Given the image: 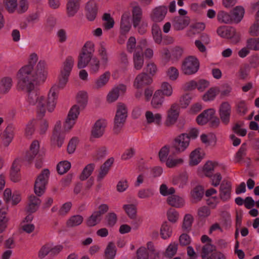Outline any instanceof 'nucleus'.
I'll return each mask as SVG.
<instances>
[{
    "label": "nucleus",
    "instance_id": "51",
    "mask_svg": "<svg viewBox=\"0 0 259 259\" xmlns=\"http://www.w3.org/2000/svg\"><path fill=\"white\" fill-rule=\"evenodd\" d=\"M95 168V165L94 163H90L87 165L80 175V180L81 181L87 180L92 175Z\"/></svg>",
    "mask_w": 259,
    "mask_h": 259
},
{
    "label": "nucleus",
    "instance_id": "63",
    "mask_svg": "<svg viewBox=\"0 0 259 259\" xmlns=\"http://www.w3.org/2000/svg\"><path fill=\"white\" fill-rule=\"evenodd\" d=\"M36 124L35 119L30 120L26 125L25 129V136L28 138H30L33 135L34 132V126Z\"/></svg>",
    "mask_w": 259,
    "mask_h": 259
},
{
    "label": "nucleus",
    "instance_id": "31",
    "mask_svg": "<svg viewBox=\"0 0 259 259\" xmlns=\"http://www.w3.org/2000/svg\"><path fill=\"white\" fill-rule=\"evenodd\" d=\"M220 93V89L218 87L209 88L202 96V99L205 102L214 101Z\"/></svg>",
    "mask_w": 259,
    "mask_h": 259
},
{
    "label": "nucleus",
    "instance_id": "46",
    "mask_svg": "<svg viewBox=\"0 0 259 259\" xmlns=\"http://www.w3.org/2000/svg\"><path fill=\"white\" fill-rule=\"evenodd\" d=\"M188 176L186 174H181L175 176L172 179V183L175 185H179L180 187H184L187 183Z\"/></svg>",
    "mask_w": 259,
    "mask_h": 259
},
{
    "label": "nucleus",
    "instance_id": "32",
    "mask_svg": "<svg viewBox=\"0 0 259 259\" xmlns=\"http://www.w3.org/2000/svg\"><path fill=\"white\" fill-rule=\"evenodd\" d=\"M41 200L39 198L34 195H31L29 197L27 211L30 213L35 212L38 209Z\"/></svg>",
    "mask_w": 259,
    "mask_h": 259
},
{
    "label": "nucleus",
    "instance_id": "40",
    "mask_svg": "<svg viewBox=\"0 0 259 259\" xmlns=\"http://www.w3.org/2000/svg\"><path fill=\"white\" fill-rule=\"evenodd\" d=\"M164 101V96L156 91L153 95L151 104L153 108L158 109L162 106Z\"/></svg>",
    "mask_w": 259,
    "mask_h": 259
},
{
    "label": "nucleus",
    "instance_id": "36",
    "mask_svg": "<svg viewBox=\"0 0 259 259\" xmlns=\"http://www.w3.org/2000/svg\"><path fill=\"white\" fill-rule=\"evenodd\" d=\"M203 156L202 153L200 152V149H196L193 150L191 152L189 156L190 165L194 166L198 164L203 159Z\"/></svg>",
    "mask_w": 259,
    "mask_h": 259
},
{
    "label": "nucleus",
    "instance_id": "55",
    "mask_svg": "<svg viewBox=\"0 0 259 259\" xmlns=\"http://www.w3.org/2000/svg\"><path fill=\"white\" fill-rule=\"evenodd\" d=\"M217 17L218 21L221 23L229 24L233 22L232 15L224 11L220 12Z\"/></svg>",
    "mask_w": 259,
    "mask_h": 259
},
{
    "label": "nucleus",
    "instance_id": "2",
    "mask_svg": "<svg viewBox=\"0 0 259 259\" xmlns=\"http://www.w3.org/2000/svg\"><path fill=\"white\" fill-rule=\"evenodd\" d=\"M34 68L31 65H25L22 66L17 74L18 87L21 90L28 92L34 89Z\"/></svg>",
    "mask_w": 259,
    "mask_h": 259
},
{
    "label": "nucleus",
    "instance_id": "17",
    "mask_svg": "<svg viewBox=\"0 0 259 259\" xmlns=\"http://www.w3.org/2000/svg\"><path fill=\"white\" fill-rule=\"evenodd\" d=\"M153 81L152 77L146 73H139L135 78L134 82V87L139 89L143 87L150 84Z\"/></svg>",
    "mask_w": 259,
    "mask_h": 259
},
{
    "label": "nucleus",
    "instance_id": "29",
    "mask_svg": "<svg viewBox=\"0 0 259 259\" xmlns=\"http://www.w3.org/2000/svg\"><path fill=\"white\" fill-rule=\"evenodd\" d=\"M15 127L12 125L7 126L3 134V143L5 146L9 145L14 136Z\"/></svg>",
    "mask_w": 259,
    "mask_h": 259
},
{
    "label": "nucleus",
    "instance_id": "16",
    "mask_svg": "<svg viewBox=\"0 0 259 259\" xmlns=\"http://www.w3.org/2000/svg\"><path fill=\"white\" fill-rule=\"evenodd\" d=\"M126 90L125 85L121 84L114 87L108 94L107 100L109 103L116 101L120 95L124 94Z\"/></svg>",
    "mask_w": 259,
    "mask_h": 259
},
{
    "label": "nucleus",
    "instance_id": "44",
    "mask_svg": "<svg viewBox=\"0 0 259 259\" xmlns=\"http://www.w3.org/2000/svg\"><path fill=\"white\" fill-rule=\"evenodd\" d=\"M92 56L81 52L78 56L77 67L79 69L85 68L90 62Z\"/></svg>",
    "mask_w": 259,
    "mask_h": 259
},
{
    "label": "nucleus",
    "instance_id": "23",
    "mask_svg": "<svg viewBox=\"0 0 259 259\" xmlns=\"http://www.w3.org/2000/svg\"><path fill=\"white\" fill-rule=\"evenodd\" d=\"M111 77L109 71H106L96 78L94 82V88L95 89H101L106 85Z\"/></svg>",
    "mask_w": 259,
    "mask_h": 259
},
{
    "label": "nucleus",
    "instance_id": "5",
    "mask_svg": "<svg viewBox=\"0 0 259 259\" xmlns=\"http://www.w3.org/2000/svg\"><path fill=\"white\" fill-rule=\"evenodd\" d=\"M147 41L146 39H142L139 42L138 45L133 53V64L134 68L137 70H141L144 65V59L143 56V48L147 46Z\"/></svg>",
    "mask_w": 259,
    "mask_h": 259
},
{
    "label": "nucleus",
    "instance_id": "11",
    "mask_svg": "<svg viewBox=\"0 0 259 259\" xmlns=\"http://www.w3.org/2000/svg\"><path fill=\"white\" fill-rule=\"evenodd\" d=\"M232 112L231 104L227 101L223 102L219 108L220 119L225 124H228L230 120Z\"/></svg>",
    "mask_w": 259,
    "mask_h": 259
},
{
    "label": "nucleus",
    "instance_id": "25",
    "mask_svg": "<svg viewBox=\"0 0 259 259\" xmlns=\"http://www.w3.org/2000/svg\"><path fill=\"white\" fill-rule=\"evenodd\" d=\"M132 23L134 28H137L142 21L143 12L142 8L136 5L133 7L132 10Z\"/></svg>",
    "mask_w": 259,
    "mask_h": 259
},
{
    "label": "nucleus",
    "instance_id": "6",
    "mask_svg": "<svg viewBox=\"0 0 259 259\" xmlns=\"http://www.w3.org/2000/svg\"><path fill=\"white\" fill-rule=\"evenodd\" d=\"M217 34L224 38L230 39L233 43H237L240 39V33L232 27L222 26L217 29Z\"/></svg>",
    "mask_w": 259,
    "mask_h": 259
},
{
    "label": "nucleus",
    "instance_id": "41",
    "mask_svg": "<svg viewBox=\"0 0 259 259\" xmlns=\"http://www.w3.org/2000/svg\"><path fill=\"white\" fill-rule=\"evenodd\" d=\"M193 222L194 217L191 214L187 213L185 214L182 225L183 230L187 232H189L191 229Z\"/></svg>",
    "mask_w": 259,
    "mask_h": 259
},
{
    "label": "nucleus",
    "instance_id": "4",
    "mask_svg": "<svg viewBox=\"0 0 259 259\" xmlns=\"http://www.w3.org/2000/svg\"><path fill=\"white\" fill-rule=\"evenodd\" d=\"M50 175V170L44 169L37 176L34 184V193L38 196L42 195L46 189Z\"/></svg>",
    "mask_w": 259,
    "mask_h": 259
},
{
    "label": "nucleus",
    "instance_id": "62",
    "mask_svg": "<svg viewBox=\"0 0 259 259\" xmlns=\"http://www.w3.org/2000/svg\"><path fill=\"white\" fill-rule=\"evenodd\" d=\"M103 20L104 21L103 26L105 29L109 30L113 27L114 21L109 14H104L103 16Z\"/></svg>",
    "mask_w": 259,
    "mask_h": 259
},
{
    "label": "nucleus",
    "instance_id": "9",
    "mask_svg": "<svg viewBox=\"0 0 259 259\" xmlns=\"http://www.w3.org/2000/svg\"><path fill=\"white\" fill-rule=\"evenodd\" d=\"M79 114V108L77 105L73 106L70 109L67 118L64 123L63 127L65 131H69L74 125Z\"/></svg>",
    "mask_w": 259,
    "mask_h": 259
},
{
    "label": "nucleus",
    "instance_id": "18",
    "mask_svg": "<svg viewBox=\"0 0 259 259\" xmlns=\"http://www.w3.org/2000/svg\"><path fill=\"white\" fill-rule=\"evenodd\" d=\"M107 120L104 119L98 120L94 124L91 135L93 137L98 138L102 137L104 133L105 127L107 126Z\"/></svg>",
    "mask_w": 259,
    "mask_h": 259
},
{
    "label": "nucleus",
    "instance_id": "1",
    "mask_svg": "<svg viewBox=\"0 0 259 259\" xmlns=\"http://www.w3.org/2000/svg\"><path fill=\"white\" fill-rule=\"evenodd\" d=\"M59 89L55 84L49 90L47 98L35 90L30 92L27 98V102L30 105L35 106L37 117H44L46 111L52 112L57 104Z\"/></svg>",
    "mask_w": 259,
    "mask_h": 259
},
{
    "label": "nucleus",
    "instance_id": "14",
    "mask_svg": "<svg viewBox=\"0 0 259 259\" xmlns=\"http://www.w3.org/2000/svg\"><path fill=\"white\" fill-rule=\"evenodd\" d=\"M167 13V8L164 6H159L153 8L150 14L151 20L154 23L162 22Z\"/></svg>",
    "mask_w": 259,
    "mask_h": 259
},
{
    "label": "nucleus",
    "instance_id": "15",
    "mask_svg": "<svg viewBox=\"0 0 259 259\" xmlns=\"http://www.w3.org/2000/svg\"><path fill=\"white\" fill-rule=\"evenodd\" d=\"M155 253V248L152 242H148L146 244V247L141 246L139 247L136 252L137 258L133 259H148L149 254Z\"/></svg>",
    "mask_w": 259,
    "mask_h": 259
},
{
    "label": "nucleus",
    "instance_id": "48",
    "mask_svg": "<svg viewBox=\"0 0 259 259\" xmlns=\"http://www.w3.org/2000/svg\"><path fill=\"white\" fill-rule=\"evenodd\" d=\"M98 53L101 58L102 64L104 65H107L109 60V57L104 42H102L100 44Z\"/></svg>",
    "mask_w": 259,
    "mask_h": 259
},
{
    "label": "nucleus",
    "instance_id": "43",
    "mask_svg": "<svg viewBox=\"0 0 259 259\" xmlns=\"http://www.w3.org/2000/svg\"><path fill=\"white\" fill-rule=\"evenodd\" d=\"M172 232V228L168 223L166 222L163 223L160 228L161 237L163 239H167L171 236Z\"/></svg>",
    "mask_w": 259,
    "mask_h": 259
},
{
    "label": "nucleus",
    "instance_id": "52",
    "mask_svg": "<svg viewBox=\"0 0 259 259\" xmlns=\"http://www.w3.org/2000/svg\"><path fill=\"white\" fill-rule=\"evenodd\" d=\"M184 159L181 157H176L169 156L166 160L165 164L169 168H172L182 164Z\"/></svg>",
    "mask_w": 259,
    "mask_h": 259
},
{
    "label": "nucleus",
    "instance_id": "7",
    "mask_svg": "<svg viewBox=\"0 0 259 259\" xmlns=\"http://www.w3.org/2000/svg\"><path fill=\"white\" fill-rule=\"evenodd\" d=\"M199 68L198 59L193 56H189L184 61L182 70L185 74L191 75L196 73Z\"/></svg>",
    "mask_w": 259,
    "mask_h": 259
},
{
    "label": "nucleus",
    "instance_id": "34",
    "mask_svg": "<svg viewBox=\"0 0 259 259\" xmlns=\"http://www.w3.org/2000/svg\"><path fill=\"white\" fill-rule=\"evenodd\" d=\"M74 65V59L73 57L70 56H67L62 63L60 71L70 75Z\"/></svg>",
    "mask_w": 259,
    "mask_h": 259
},
{
    "label": "nucleus",
    "instance_id": "54",
    "mask_svg": "<svg viewBox=\"0 0 259 259\" xmlns=\"http://www.w3.org/2000/svg\"><path fill=\"white\" fill-rule=\"evenodd\" d=\"M43 117H36V124L38 126V131L40 134H45L49 127L48 121L45 119H42Z\"/></svg>",
    "mask_w": 259,
    "mask_h": 259
},
{
    "label": "nucleus",
    "instance_id": "27",
    "mask_svg": "<svg viewBox=\"0 0 259 259\" xmlns=\"http://www.w3.org/2000/svg\"><path fill=\"white\" fill-rule=\"evenodd\" d=\"M86 16L89 21H93L96 17L97 14V6L94 1L88 2L86 5Z\"/></svg>",
    "mask_w": 259,
    "mask_h": 259
},
{
    "label": "nucleus",
    "instance_id": "56",
    "mask_svg": "<svg viewBox=\"0 0 259 259\" xmlns=\"http://www.w3.org/2000/svg\"><path fill=\"white\" fill-rule=\"evenodd\" d=\"M83 218L80 215H74L71 217L67 221V226L73 227L80 225L83 222Z\"/></svg>",
    "mask_w": 259,
    "mask_h": 259
},
{
    "label": "nucleus",
    "instance_id": "8",
    "mask_svg": "<svg viewBox=\"0 0 259 259\" xmlns=\"http://www.w3.org/2000/svg\"><path fill=\"white\" fill-rule=\"evenodd\" d=\"M48 71L46 63L40 60L36 65V70L34 73V85L35 84H41L45 82L48 77Z\"/></svg>",
    "mask_w": 259,
    "mask_h": 259
},
{
    "label": "nucleus",
    "instance_id": "42",
    "mask_svg": "<svg viewBox=\"0 0 259 259\" xmlns=\"http://www.w3.org/2000/svg\"><path fill=\"white\" fill-rule=\"evenodd\" d=\"M19 160L16 159L12 166L10 177L11 180L14 182H17L20 180V175L18 173L19 170Z\"/></svg>",
    "mask_w": 259,
    "mask_h": 259
},
{
    "label": "nucleus",
    "instance_id": "12",
    "mask_svg": "<svg viewBox=\"0 0 259 259\" xmlns=\"http://www.w3.org/2000/svg\"><path fill=\"white\" fill-rule=\"evenodd\" d=\"M189 143L188 135L182 134L175 139L173 146L177 153H182L186 150Z\"/></svg>",
    "mask_w": 259,
    "mask_h": 259
},
{
    "label": "nucleus",
    "instance_id": "57",
    "mask_svg": "<svg viewBox=\"0 0 259 259\" xmlns=\"http://www.w3.org/2000/svg\"><path fill=\"white\" fill-rule=\"evenodd\" d=\"M99 214V212L94 211L87 220V225L93 227L99 223L102 220V217Z\"/></svg>",
    "mask_w": 259,
    "mask_h": 259
},
{
    "label": "nucleus",
    "instance_id": "47",
    "mask_svg": "<svg viewBox=\"0 0 259 259\" xmlns=\"http://www.w3.org/2000/svg\"><path fill=\"white\" fill-rule=\"evenodd\" d=\"M104 252L106 259H114L116 253V248L114 243L112 242H109Z\"/></svg>",
    "mask_w": 259,
    "mask_h": 259
},
{
    "label": "nucleus",
    "instance_id": "60",
    "mask_svg": "<svg viewBox=\"0 0 259 259\" xmlns=\"http://www.w3.org/2000/svg\"><path fill=\"white\" fill-rule=\"evenodd\" d=\"M4 3L6 10L10 13L16 11L18 6V0H4Z\"/></svg>",
    "mask_w": 259,
    "mask_h": 259
},
{
    "label": "nucleus",
    "instance_id": "35",
    "mask_svg": "<svg viewBox=\"0 0 259 259\" xmlns=\"http://www.w3.org/2000/svg\"><path fill=\"white\" fill-rule=\"evenodd\" d=\"M167 202L168 204L176 208L183 207L185 204L184 198L178 195L173 194L167 198Z\"/></svg>",
    "mask_w": 259,
    "mask_h": 259
},
{
    "label": "nucleus",
    "instance_id": "53",
    "mask_svg": "<svg viewBox=\"0 0 259 259\" xmlns=\"http://www.w3.org/2000/svg\"><path fill=\"white\" fill-rule=\"evenodd\" d=\"M88 66L91 73H97L99 72L100 67L99 60L95 57H92L88 64Z\"/></svg>",
    "mask_w": 259,
    "mask_h": 259
},
{
    "label": "nucleus",
    "instance_id": "50",
    "mask_svg": "<svg viewBox=\"0 0 259 259\" xmlns=\"http://www.w3.org/2000/svg\"><path fill=\"white\" fill-rule=\"evenodd\" d=\"M125 213L131 219H135L137 217V208L135 204H129L123 205Z\"/></svg>",
    "mask_w": 259,
    "mask_h": 259
},
{
    "label": "nucleus",
    "instance_id": "10",
    "mask_svg": "<svg viewBox=\"0 0 259 259\" xmlns=\"http://www.w3.org/2000/svg\"><path fill=\"white\" fill-rule=\"evenodd\" d=\"M62 124L60 121L55 123L53 135L51 138L52 144L61 147L64 143L65 138L64 134L61 131Z\"/></svg>",
    "mask_w": 259,
    "mask_h": 259
},
{
    "label": "nucleus",
    "instance_id": "13",
    "mask_svg": "<svg viewBox=\"0 0 259 259\" xmlns=\"http://www.w3.org/2000/svg\"><path fill=\"white\" fill-rule=\"evenodd\" d=\"M180 114V107L177 104H173L167 111L165 124L169 126L177 121Z\"/></svg>",
    "mask_w": 259,
    "mask_h": 259
},
{
    "label": "nucleus",
    "instance_id": "64",
    "mask_svg": "<svg viewBox=\"0 0 259 259\" xmlns=\"http://www.w3.org/2000/svg\"><path fill=\"white\" fill-rule=\"evenodd\" d=\"M246 46L250 50L259 51V37L248 39L246 42Z\"/></svg>",
    "mask_w": 259,
    "mask_h": 259
},
{
    "label": "nucleus",
    "instance_id": "59",
    "mask_svg": "<svg viewBox=\"0 0 259 259\" xmlns=\"http://www.w3.org/2000/svg\"><path fill=\"white\" fill-rule=\"evenodd\" d=\"M152 32L155 42L157 44H160L162 41V34L160 28L157 24L153 25Z\"/></svg>",
    "mask_w": 259,
    "mask_h": 259
},
{
    "label": "nucleus",
    "instance_id": "26",
    "mask_svg": "<svg viewBox=\"0 0 259 259\" xmlns=\"http://www.w3.org/2000/svg\"><path fill=\"white\" fill-rule=\"evenodd\" d=\"M130 20L131 17L130 12H124L121 16L120 22L121 33L123 35L127 33L131 28Z\"/></svg>",
    "mask_w": 259,
    "mask_h": 259
},
{
    "label": "nucleus",
    "instance_id": "37",
    "mask_svg": "<svg viewBox=\"0 0 259 259\" xmlns=\"http://www.w3.org/2000/svg\"><path fill=\"white\" fill-rule=\"evenodd\" d=\"M88 93L85 91H81L79 92L76 96L77 106L80 110L83 109L88 103Z\"/></svg>",
    "mask_w": 259,
    "mask_h": 259
},
{
    "label": "nucleus",
    "instance_id": "38",
    "mask_svg": "<svg viewBox=\"0 0 259 259\" xmlns=\"http://www.w3.org/2000/svg\"><path fill=\"white\" fill-rule=\"evenodd\" d=\"M12 85L13 81L11 77H4L0 79V91L6 94L10 90Z\"/></svg>",
    "mask_w": 259,
    "mask_h": 259
},
{
    "label": "nucleus",
    "instance_id": "33",
    "mask_svg": "<svg viewBox=\"0 0 259 259\" xmlns=\"http://www.w3.org/2000/svg\"><path fill=\"white\" fill-rule=\"evenodd\" d=\"M113 162L114 159L113 158H110L105 161V163L101 166L99 174L97 176V179L98 181H101L105 178L108 174L110 167L113 163Z\"/></svg>",
    "mask_w": 259,
    "mask_h": 259
},
{
    "label": "nucleus",
    "instance_id": "3",
    "mask_svg": "<svg viewBox=\"0 0 259 259\" xmlns=\"http://www.w3.org/2000/svg\"><path fill=\"white\" fill-rule=\"evenodd\" d=\"M127 117V109L125 105L118 103L117 105L115 115L114 118L113 130L114 133L120 132Z\"/></svg>",
    "mask_w": 259,
    "mask_h": 259
},
{
    "label": "nucleus",
    "instance_id": "30",
    "mask_svg": "<svg viewBox=\"0 0 259 259\" xmlns=\"http://www.w3.org/2000/svg\"><path fill=\"white\" fill-rule=\"evenodd\" d=\"M217 162L211 161H208L205 163L202 168L199 169V175H204L206 177L211 176L212 172L218 166Z\"/></svg>",
    "mask_w": 259,
    "mask_h": 259
},
{
    "label": "nucleus",
    "instance_id": "28",
    "mask_svg": "<svg viewBox=\"0 0 259 259\" xmlns=\"http://www.w3.org/2000/svg\"><path fill=\"white\" fill-rule=\"evenodd\" d=\"M81 0H68L66 4L67 14L69 17L74 16L80 8Z\"/></svg>",
    "mask_w": 259,
    "mask_h": 259
},
{
    "label": "nucleus",
    "instance_id": "21",
    "mask_svg": "<svg viewBox=\"0 0 259 259\" xmlns=\"http://www.w3.org/2000/svg\"><path fill=\"white\" fill-rule=\"evenodd\" d=\"M145 117L146 121L148 124L159 125L162 122V116L160 113L148 110L145 112Z\"/></svg>",
    "mask_w": 259,
    "mask_h": 259
},
{
    "label": "nucleus",
    "instance_id": "39",
    "mask_svg": "<svg viewBox=\"0 0 259 259\" xmlns=\"http://www.w3.org/2000/svg\"><path fill=\"white\" fill-rule=\"evenodd\" d=\"M157 91L163 96L170 97L173 93V88L169 82L163 81L161 84L160 89Z\"/></svg>",
    "mask_w": 259,
    "mask_h": 259
},
{
    "label": "nucleus",
    "instance_id": "20",
    "mask_svg": "<svg viewBox=\"0 0 259 259\" xmlns=\"http://www.w3.org/2000/svg\"><path fill=\"white\" fill-rule=\"evenodd\" d=\"M174 29L176 30H182L186 28L190 23L189 17L176 16L171 20Z\"/></svg>",
    "mask_w": 259,
    "mask_h": 259
},
{
    "label": "nucleus",
    "instance_id": "22",
    "mask_svg": "<svg viewBox=\"0 0 259 259\" xmlns=\"http://www.w3.org/2000/svg\"><path fill=\"white\" fill-rule=\"evenodd\" d=\"M215 110L213 108H210L204 110L196 118V121L199 125H204L207 123L214 115Z\"/></svg>",
    "mask_w": 259,
    "mask_h": 259
},
{
    "label": "nucleus",
    "instance_id": "24",
    "mask_svg": "<svg viewBox=\"0 0 259 259\" xmlns=\"http://www.w3.org/2000/svg\"><path fill=\"white\" fill-rule=\"evenodd\" d=\"M231 184L229 182H223L220 187V197L224 201H227L231 198Z\"/></svg>",
    "mask_w": 259,
    "mask_h": 259
},
{
    "label": "nucleus",
    "instance_id": "58",
    "mask_svg": "<svg viewBox=\"0 0 259 259\" xmlns=\"http://www.w3.org/2000/svg\"><path fill=\"white\" fill-rule=\"evenodd\" d=\"M70 75L61 71H60V74L58 77V89H63L69 80Z\"/></svg>",
    "mask_w": 259,
    "mask_h": 259
},
{
    "label": "nucleus",
    "instance_id": "45",
    "mask_svg": "<svg viewBox=\"0 0 259 259\" xmlns=\"http://www.w3.org/2000/svg\"><path fill=\"white\" fill-rule=\"evenodd\" d=\"M244 9L241 6H236L233 11V21L236 23L240 22L244 17Z\"/></svg>",
    "mask_w": 259,
    "mask_h": 259
},
{
    "label": "nucleus",
    "instance_id": "61",
    "mask_svg": "<svg viewBox=\"0 0 259 259\" xmlns=\"http://www.w3.org/2000/svg\"><path fill=\"white\" fill-rule=\"evenodd\" d=\"M167 220L171 223H176L179 219V213L176 210L170 208L168 209L166 212Z\"/></svg>",
    "mask_w": 259,
    "mask_h": 259
},
{
    "label": "nucleus",
    "instance_id": "49",
    "mask_svg": "<svg viewBox=\"0 0 259 259\" xmlns=\"http://www.w3.org/2000/svg\"><path fill=\"white\" fill-rule=\"evenodd\" d=\"M203 189L200 186L195 187L191 192V196L194 202L199 201L203 195Z\"/></svg>",
    "mask_w": 259,
    "mask_h": 259
},
{
    "label": "nucleus",
    "instance_id": "19",
    "mask_svg": "<svg viewBox=\"0 0 259 259\" xmlns=\"http://www.w3.org/2000/svg\"><path fill=\"white\" fill-rule=\"evenodd\" d=\"M39 147L38 141H33L30 146L29 150L27 151L24 155V160L28 163L31 162L38 154Z\"/></svg>",
    "mask_w": 259,
    "mask_h": 259
}]
</instances>
